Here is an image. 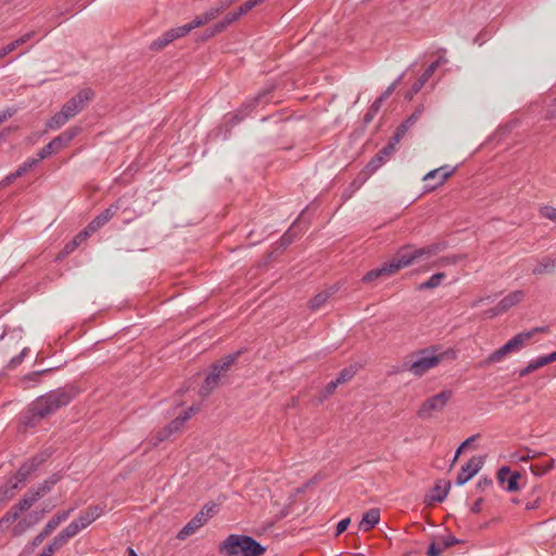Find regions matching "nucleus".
<instances>
[{"label":"nucleus","instance_id":"51","mask_svg":"<svg viewBox=\"0 0 556 556\" xmlns=\"http://www.w3.org/2000/svg\"><path fill=\"white\" fill-rule=\"evenodd\" d=\"M380 108H381V105H379L378 103H376L374 101V103L369 106V109L367 110V112L364 115V118H363L364 126H367L368 124H370L372 122L374 117L377 115Z\"/></svg>","mask_w":556,"mask_h":556},{"label":"nucleus","instance_id":"3","mask_svg":"<svg viewBox=\"0 0 556 556\" xmlns=\"http://www.w3.org/2000/svg\"><path fill=\"white\" fill-rule=\"evenodd\" d=\"M224 556H262L266 547L245 534H229L218 546Z\"/></svg>","mask_w":556,"mask_h":556},{"label":"nucleus","instance_id":"7","mask_svg":"<svg viewBox=\"0 0 556 556\" xmlns=\"http://www.w3.org/2000/svg\"><path fill=\"white\" fill-rule=\"evenodd\" d=\"M274 90V86L267 87L260 91L254 98L248 99L242 103L239 110L233 114L230 118L229 123L231 126L243 121L247 116L250 115L251 112L255 110V108L262 103H267L269 101V94Z\"/></svg>","mask_w":556,"mask_h":556},{"label":"nucleus","instance_id":"6","mask_svg":"<svg viewBox=\"0 0 556 556\" xmlns=\"http://www.w3.org/2000/svg\"><path fill=\"white\" fill-rule=\"evenodd\" d=\"M105 504L90 505L88 506L78 518L72 521L66 528L75 536L81 530L86 529L89 525L100 518L105 511Z\"/></svg>","mask_w":556,"mask_h":556},{"label":"nucleus","instance_id":"18","mask_svg":"<svg viewBox=\"0 0 556 556\" xmlns=\"http://www.w3.org/2000/svg\"><path fill=\"white\" fill-rule=\"evenodd\" d=\"M119 201L114 204H111L108 208H105L101 214L94 217L86 227L90 233L97 231L99 228L104 226L119 210L118 205Z\"/></svg>","mask_w":556,"mask_h":556},{"label":"nucleus","instance_id":"32","mask_svg":"<svg viewBox=\"0 0 556 556\" xmlns=\"http://www.w3.org/2000/svg\"><path fill=\"white\" fill-rule=\"evenodd\" d=\"M64 147H66V144H63L61 137L58 136V137L53 138L48 144L42 147L38 151L37 155L39 156V160H45V159L51 156L52 154L59 152Z\"/></svg>","mask_w":556,"mask_h":556},{"label":"nucleus","instance_id":"43","mask_svg":"<svg viewBox=\"0 0 556 556\" xmlns=\"http://www.w3.org/2000/svg\"><path fill=\"white\" fill-rule=\"evenodd\" d=\"M264 0H248L243 4H241L235 12L237 17H241L245 15L249 11H251L254 7L262 3Z\"/></svg>","mask_w":556,"mask_h":556},{"label":"nucleus","instance_id":"19","mask_svg":"<svg viewBox=\"0 0 556 556\" xmlns=\"http://www.w3.org/2000/svg\"><path fill=\"white\" fill-rule=\"evenodd\" d=\"M72 538H74V535L65 527L56 536L53 538L52 542L49 543L38 556H52L58 549L67 544Z\"/></svg>","mask_w":556,"mask_h":556},{"label":"nucleus","instance_id":"4","mask_svg":"<svg viewBox=\"0 0 556 556\" xmlns=\"http://www.w3.org/2000/svg\"><path fill=\"white\" fill-rule=\"evenodd\" d=\"M438 350L437 346H431L417 351L415 361L405 363V368L416 377L424 376L428 370L441 363L443 354H438Z\"/></svg>","mask_w":556,"mask_h":556},{"label":"nucleus","instance_id":"27","mask_svg":"<svg viewBox=\"0 0 556 556\" xmlns=\"http://www.w3.org/2000/svg\"><path fill=\"white\" fill-rule=\"evenodd\" d=\"M220 10L217 8V5L211 7L207 11H205L203 14H200L195 16L188 25L191 27V30L205 25L206 23L215 20L219 14Z\"/></svg>","mask_w":556,"mask_h":556},{"label":"nucleus","instance_id":"22","mask_svg":"<svg viewBox=\"0 0 556 556\" xmlns=\"http://www.w3.org/2000/svg\"><path fill=\"white\" fill-rule=\"evenodd\" d=\"M341 289V286L339 282L333 283L332 286L328 287L326 290L317 293L308 304V307L312 311L319 309L330 298H332L339 290Z\"/></svg>","mask_w":556,"mask_h":556},{"label":"nucleus","instance_id":"47","mask_svg":"<svg viewBox=\"0 0 556 556\" xmlns=\"http://www.w3.org/2000/svg\"><path fill=\"white\" fill-rule=\"evenodd\" d=\"M422 112L424 106H417L415 111L401 125H405V128L408 130L419 119Z\"/></svg>","mask_w":556,"mask_h":556},{"label":"nucleus","instance_id":"57","mask_svg":"<svg viewBox=\"0 0 556 556\" xmlns=\"http://www.w3.org/2000/svg\"><path fill=\"white\" fill-rule=\"evenodd\" d=\"M73 510V508H70L67 510L59 511L51 519L56 523V526H59L61 522L65 521L68 518Z\"/></svg>","mask_w":556,"mask_h":556},{"label":"nucleus","instance_id":"44","mask_svg":"<svg viewBox=\"0 0 556 556\" xmlns=\"http://www.w3.org/2000/svg\"><path fill=\"white\" fill-rule=\"evenodd\" d=\"M356 375V368L354 366H349L343 368L338 377L336 378L339 384L350 381Z\"/></svg>","mask_w":556,"mask_h":556},{"label":"nucleus","instance_id":"45","mask_svg":"<svg viewBox=\"0 0 556 556\" xmlns=\"http://www.w3.org/2000/svg\"><path fill=\"white\" fill-rule=\"evenodd\" d=\"M406 131L407 129L405 128V125H400L395 129L387 146H392V151H394L395 146L402 140Z\"/></svg>","mask_w":556,"mask_h":556},{"label":"nucleus","instance_id":"49","mask_svg":"<svg viewBox=\"0 0 556 556\" xmlns=\"http://www.w3.org/2000/svg\"><path fill=\"white\" fill-rule=\"evenodd\" d=\"M28 351H29L28 348H24L17 355L11 357V359L9 361V363L7 365V368L8 369H14L18 365H21L22 362L24 361L26 354L28 353Z\"/></svg>","mask_w":556,"mask_h":556},{"label":"nucleus","instance_id":"42","mask_svg":"<svg viewBox=\"0 0 556 556\" xmlns=\"http://www.w3.org/2000/svg\"><path fill=\"white\" fill-rule=\"evenodd\" d=\"M36 521H38V518L33 522L29 521L27 518H24L17 522V525L12 529L13 536H20L22 535L27 529H29Z\"/></svg>","mask_w":556,"mask_h":556},{"label":"nucleus","instance_id":"1","mask_svg":"<svg viewBox=\"0 0 556 556\" xmlns=\"http://www.w3.org/2000/svg\"><path fill=\"white\" fill-rule=\"evenodd\" d=\"M447 248V242L444 240L437 241L416 248L412 244L401 247L395 254L381 266L367 271L363 278H380L383 275H393L400 269L410 265H424L429 263L434 256L443 252Z\"/></svg>","mask_w":556,"mask_h":556},{"label":"nucleus","instance_id":"62","mask_svg":"<svg viewBox=\"0 0 556 556\" xmlns=\"http://www.w3.org/2000/svg\"><path fill=\"white\" fill-rule=\"evenodd\" d=\"M350 522V518H344L340 520L337 525L336 535H340L341 533H343L348 529Z\"/></svg>","mask_w":556,"mask_h":556},{"label":"nucleus","instance_id":"63","mask_svg":"<svg viewBox=\"0 0 556 556\" xmlns=\"http://www.w3.org/2000/svg\"><path fill=\"white\" fill-rule=\"evenodd\" d=\"M240 354H241V351H237L235 353L224 356L220 361L231 367V365L235 364V362L237 361V358L239 357Z\"/></svg>","mask_w":556,"mask_h":556},{"label":"nucleus","instance_id":"60","mask_svg":"<svg viewBox=\"0 0 556 556\" xmlns=\"http://www.w3.org/2000/svg\"><path fill=\"white\" fill-rule=\"evenodd\" d=\"M441 280H425L424 282L417 286V290L424 291L427 289L437 288L440 285Z\"/></svg>","mask_w":556,"mask_h":556},{"label":"nucleus","instance_id":"31","mask_svg":"<svg viewBox=\"0 0 556 556\" xmlns=\"http://www.w3.org/2000/svg\"><path fill=\"white\" fill-rule=\"evenodd\" d=\"M523 298L525 292L522 290L510 292L498 302L500 311L507 312L510 307L520 303Z\"/></svg>","mask_w":556,"mask_h":556},{"label":"nucleus","instance_id":"64","mask_svg":"<svg viewBox=\"0 0 556 556\" xmlns=\"http://www.w3.org/2000/svg\"><path fill=\"white\" fill-rule=\"evenodd\" d=\"M492 480L484 477V478H480L479 481L477 482L476 486L478 490L480 491H484L485 489L490 488L492 485Z\"/></svg>","mask_w":556,"mask_h":556},{"label":"nucleus","instance_id":"23","mask_svg":"<svg viewBox=\"0 0 556 556\" xmlns=\"http://www.w3.org/2000/svg\"><path fill=\"white\" fill-rule=\"evenodd\" d=\"M91 233L86 228L79 231L64 248L60 251L56 258L62 260L72 254Z\"/></svg>","mask_w":556,"mask_h":556},{"label":"nucleus","instance_id":"13","mask_svg":"<svg viewBox=\"0 0 556 556\" xmlns=\"http://www.w3.org/2000/svg\"><path fill=\"white\" fill-rule=\"evenodd\" d=\"M191 31V27L186 24L165 31L162 36L151 43V49L160 50L173 42L175 39L181 38Z\"/></svg>","mask_w":556,"mask_h":556},{"label":"nucleus","instance_id":"24","mask_svg":"<svg viewBox=\"0 0 556 556\" xmlns=\"http://www.w3.org/2000/svg\"><path fill=\"white\" fill-rule=\"evenodd\" d=\"M392 153V146H384L381 150H379L378 153L366 165V170L368 174H374L378 168H380Z\"/></svg>","mask_w":556,"mask_h":556},{"label":"nucleus","instance_id":"36","mask_svg":"<svg viewBox=\"0 0 556 556\" xmlns=\"http://www.w3.org/2000/svg\"><path fill=\"white\" fill-rule=\"evenodd\" d=\"M531 339V333L520 332L514 336L507 343L513 352H519L525 348L526 343Z\"/></svg>","mask_w":556,"mask_h":556},{"label":"nucleus","instance_id":"55","mask_svg":"<svg viewBox=\"0 0 556 556\" xmlns=\"http://www.w3.org/2000/svg\"><path fill=\"white\" fill-rule=\"evenodd\" d=\"M425 86L420 79H416V81L412 85L410 89L405 94V99L412 100L413 97L420 91V89Z\"/></svg>","mask_w":556,"mask_h":556},{"label":"nucleus","instance_id":"29","mask_svg":"<svg viewBox=\"0 0 556 556\" xmlns=\"http://www.w3.org/2000/svg\"><path fill=\"white\" fill-rule=\"evenodd\" d=\"M195 412L193 407H190L189 409L185 410L182 414H180L178 417H176L174 420H172L166 427L167 433H176L180 431L186 421L190 419L191 415Z\"/></svg>","mask_w":556,"mask_h":556},{"label":"nucleus","instance_id":"26","mask_svg":"<svg viewBox=\"0 0 556 556\" xmlns=\"http://www.w3.org/2000/svg\"><path fill=\"white\" fill-rule=\"evenodd\" d=\"M220 379L222 376L217 374L213 368H211L208 375L200 388V395L202 397L208 396L218 387Z\"/></svg>","mask_w":556,"mask_h":556},{"label":"nucleus","instance_id":"46","mask_svg":"<svg viewBox=\"0 0 556 556\" xmlns=\"http://www.w3.org/2000/svg\"><path fill=\"white\" fill-rule=\"evenodd\" d=\"M17 112V109L15 108H8L7 110L0 112V125L4 123L7 119L12 117ZM9 130H3L0 132V142L5 139L7 134Z\"/></svg>","mask_w":556,"mask_h":556},{"label":"nucleus","instance_id":"25","mask_svg":"<svg viewBox=\"0 0 556 556\" xmlns=\"http://www.w3.org/2000/svg\"><path fill=\"white\" fill-rule=\"evenodd\" d=\"M380 521V509L379 508H370L366 513H364L359 523L358 529L361 531L367 532L375 528Z\"/></svg>","mask_w":556,"mask_h":556},{"label":"nucleus","instance_id":"2","mask_svg":"<svg viewBox=\"0 0 556 556\" xmlns=\"http://www.w3.org/2000/svg\"><path fill=\"white\" fill-rule=\"evenodd\" d=\"M79 394V389L74 384L49 391L37 397L22 416V424L26 428H35L39 422L56 413L61 407L67 406Z\"/></svg>","mask_w":556,"mask_h":556},{"label":"nucleus","instance_id":"53","mask_svg":"<svg viewBox=\"0 0 556 556\" xmlns=\"http://www.w3.org/2000/svg\"><path fill=\"white\" fill-rule=\"evenodd\" d=\"M479 437V434H473L469 438H467L456 450L455 452V455H454V458L452 460V466H454V464L456 463L457 458L459 457V455L462 454L463 450H466V446H468L471 442H473L477 438Z\"/></svg>","mask_w":556,"mask_h":556},{"label":"nucleus","instance_id":"28","mask_svg":"<svg viewBox=\"0 0 556 556\" xmlns=\"http://www.w3.org/2000/svg\"><path fill=\"white\" fill-rule=\"evenodd\" d=\"M510 353H514V352L511 351L509 344L506 342L504 345H502L497 350L493 351L485 359H483L479 364V366L488 367L491 364L500 363Z\"/></svg>","mask_w":556,"mask_h":556},{"label":"nucleus","instance_id":"48","mask_svg":"<svg viewBox=\"0 0 556 556\" xmlns=\"http://www.w3.org/2000/svg\"><path fill=\"white\" fill-rule=\"evenodd\" d=\"M39 156L37 159H30L24 162L22 165L17 167L15 170V176L22 177L24 174H26L28 170H30L34 166L37 165L39 162Z\"/></svg>","mask_w":556,"mask_h":556},{"label":"nucleus","instance_id":"33","mask_svg":"<svg viewBox=\"0 0 556 556\" xmlns=\"http://www.w3.org/2000/svg\"><path fill=\"white\" fill-rule=\"evenodd\" d=\"M556 268V258H552L551 256H545L533 268L532 275H548L553 274Z\"/></svg>","mask_w":556,"mask_h":556},{"label":"nucleus","instance_id":"41","mask_svg":"<svg viewBox=\"0 0 556 556\" xmlns=\"http://www.w3.org/2000/svg\"><path fill=\"white\" fill-rule=\"evenodd\" d=\"M403 78V74L400 75L376 100L375 102L379 105H382V103L392 94V92L395 90L397 85Z\"/></svg>","mask_w":556,"mask_h":556},{"label":"nucleus","instance_id":"35","mask_svg":"<svg viewBox=\"0 0 556 556\" xmlns=\"http://www.w3.org/2000/svg\"><path fill=\"white\" fill-rule=\"evenodd\" d=\"M70 118H72L71 115H68L67 112L63 108H61L60 112L55 113L48 122L47 127L50 129H59L61 128Z\"/></svg>","mask_w":556,"mask_h":556},{"label":"nucleus","instance_id":"34","mask_svg":"<svg viewBox=\"0 0 556 556\" xmlns=\"http://www.w3.org/2000/svg\"><path fill=\"white\" fill-rule=\"evenodd\" d=\"M372 174H368V172L366 170V168L357 175V177L350 184L349 188L344 190L342 197L344 199H349L351 198V195L356 191L358 190L364 184L365 181L369 178V176H371Z\"/></svg>","mask_w":556,"mask_h":556},{"label":"nucleus","instance_id":"12","mask_svg":"<svg viewBox=\"0 0 556 556\" xmlns=\"http://www.w3.org/2000/svg\"><path fill=\"white\" fill-rule=\"evenodd\" d=\"M22 340L21 329H4L0 334V356L4 357L10 352L15 351Z\"/></svg>","mask_w":556,"mask_h":556},{"label":"nucleus","instance_id":"21","mask_svg":"<svg viewBox=\"0 0 556 556\" xmlns=\"http://www.w3.org/2000/svg\"><path fill=\"white\" fill-rule=\"evenodd\" d=\"M237 20H238V17L233 11L227 13L226 16L222 21L215 23L212 27L205 29V31L202 36V40H207V39L214 37L215 35L223 33Z\"/></svg>","mask_w":556,"mask_h":556},{"label":"nucleus","instance_id":"17","mask_svg":"<svg viewBox=\"0 0 556 556\" xmlns=\"http://www.w3.org/2000/svg\"><path fill=\"white\" fill-rule=\"evenodd\" d=\"M207 514H204V511H199L191 520H189L182 529L178 532L177 539L180 541L186 540L188 536L195 533L198 529L203 527L206 523V517Z\"/></svg>","mask_w":556,"mask_h":556},{"label":"nucleus","instance_id":"50","mask_svg":"<svg viewBox=\"0 0 556 556\" xmlns=\"http://www.w3.org/2000/svg\"><path fill=\"white\" fill-rule=\"evenodd\" d=\"M80 127L78 126H75V127H71L68 128L67 130H65L64 132H62L61 135H59L63 141V144H68L79 132H80Z\"/></svg>","mask_w":556,"mask_h":556},{"label":"nucleus","instance_id":"8","mask_svg":"<svg viewBox=\"0 0 556 556\" xmlns=\"http://www.w3.org/2000/svg\"><path fill=\"white\" fill-rule=\"evenodd\" d=\"M302 230L300 222L296 219L275 243L273 250L266 254L264 265L280 255L294 241L299 233L302 232Z\"/></svg>","mask_w":556,"mask_h":556},{"label":"nucleus","instance_id":"20","mask_svg":"<svg viewBox=\"0 0 556 556\" xmlns=\"http://www.w3.org/2000/svg\"><path fill=\"white\" fill-rule=\"evenodd\" d=\"M520 473L518 471H511L509 467L503 466L497 471V480L501 484H504L507 481V485L505 486L506 491L515 492L519 489L518 480L520 479Z\"/></svg>","mask_w":556,"mask_h":556},{"label":"nucleus","instance_id":"38","mask_svg":"<svg viewBox=\"0 0 556 556\" xmlns=\"http://www.w3.org/2000/svg\"><path fill=\"white\" fill-rule=\"evenodd\" d=\"M451 489V482L447 481L444 485V488L442 489L439 484H437L433 489H432V494H431V501L432 502H435V503H441L443 502L447 494H448V491Z\"/></svg>","mask_w":556,"mask_h":556},{"label":"nucleus","instance_id":"14","mask_svg":"<svg viewBox=\"0 0 556 556\" xmlns=\"http://www.w3.org/2000/svg\"><path fill=\"white\" fill-rule=\"evenodd\" d=\"M43 458L40 456H35L30 460L25 462L16 471L13 478L9 481L12 484H16L18 489L20 484H24L28 477L43 463Z\"/></svg>","mask_w":556,"mask_h":556},{"label":"nucleus","instance_id":"56","mask_svg":"<svg viewBox=\"0 0 556 556\" xmlns=\"http://www.w3.org/2000/svg\"><path fill=\"white\" fill-rule=\"evenodd\" d=\"M458 543H459V540H458V539H456V538H455L454 535H452V534H448V535L443 536V538L441 539L440 545L442 546V548H443V551H444V549H447V548H450V547H452V546H454V545H456V544H458Z\"/></svg>","mask_w":556,"mask_h":556},{"label":"nucleus","instance_id":"30","mask_svg":"<svg viewBox=\"0 0 556 556\" xmlns=\"http://www.w3.org/2000/svg\"><path fill=\"white\" fill-rule=\"evenodd\" d=\"M35 34H36L35 30H30V31L24 34L23 36L18 37L17 39H15L14 41L10 42L9 45L0 48V59L7 56L9 53H11L15 49H17L20 46H23L26 42H28L35 36Z\"/></svg>","mask_w":556,"mask_h":556},{"label":"nucleus","instance_id":"10","mask_svg":"<svg viewBox=\"0 0 556 556\" xmlns=\"http://www.w3.org/2000/svg\"><path fill=\"white\" fill-rule=\"evenodd\" d=\"M94 98V92L90 88H84L63 104V109L72 117L80 113L86 105Z\"/></svg>","mask_w":556,"mask_h":556},{"label":"nucleus","instance_id":"54","mask_svg":"<svg viewBox=\"0 0 556 556\" xmlns=\"http://www.w3.org/2000/svg\"><path fill=\"white\" fill-rule=\"evenodd\" d=\"M540 215L553 222H556V207L544 205L540 207Z\"/></svg>","mask_w":556,"mask_h":556},{"label":"nucleus","instance_id":"52","mask_svg":"<svg viewBox=\"0 0 556 556\" xmlns=\"http://www.w3.org/2000/svg\"><path fill=\"white\" fill-rule=\"evenodd\" d=\"M51 369H45V370H36V371H31L27 375L24 376L23 378V381L26 383V382H31L33 386L35 384H38L40 382V376L50 371Z\"/></svg>","mask_w":556,"mask_h":556},{"label":"nucleus","instance_id":"59","mask_svg":"<svg viewBox=\"0 0 556 556\" xmlns=\"http://www.w3.org/2000/svg\"><path fill=\"white\" fill-rule=\"evenodd\" d=\"M211 368H213L217 374H219L222 377H224L225 374L229 370L230 366L226 365V363H223L222 361H219V362L212 364Z\"/></svg>","mask_w":556,"mask_h":556},{"label":"nucleus","instance_id":"61","mask_svg":"<svg viewBox=\"0 0 556 556\" xmlns=\"http://www.w3.org/2000/svg\"><path fill=\"white\" fill-rule=\"evenodd\" d=\"M443 548L442 546L439 544H437L435 542H432L428 549H427V555L428 556H440L441 553H442Z\"/></svg>","mask_w":556,"mask_h":556},{"label":"nucleus","instance_id":"58","mask_svg":"<svg viewBox=\"0 0 556 556\" xmlns=\"http://www.w3.org/2000/svg\"><path fill=\"white\" fill-rule=\"evenodd\" d=\"M73 510V508H70L67 510L59 511L51 519L56 523V526H59L61 522L65 521L68 518Z\"/></svg>","mask_w":556,"mask_h":556},{"label":"nucleus","instance_id":"5","mask_svg":"<svg viewBox=\"0 0 556 556\" xmlns=\"http://www.w3.org/2000/svg\"><path fill=\"white\" fill-rule=\"evenodd\" d=\"M452 396V390H443L440 393L430 396L420 405L416 413L417 416L421 419H427L430 418L433 413L442 412Z\"/></svg>","mask_w":556,"mask_h":556},{"label":"nucleus","instance_id":"9","mask_svg":"<svg viewBox=\"0 0 556 556\" xmlns=\"http://www.w3.org/2000/svg\"><path fill=\"white\" fill-rule=\"evenodd\" d=\"M61 479L62 476L60 473H52L43 482L30 488L22 498L31 507L38 500L49 493Z\"/></svg>","mask_w":556,"mask_h":556},{"label":"nucleus","instance_id":"40","mask_svg":"<svg viewBox=\"0 0 556 556\" xmlns=\"http://www.w3.org/2000/svg\"><path fill=\"white\" fill-rule=\"evenodd\" d=\"M442 62H446V60L444 58L440 56L437 61L432 62L426 68V71L418 77V79H420L422 83L426 84Z\"/></svg>","mask_w":556,"mask_h":556},{"label":"nucleus","instance_id":"37","mask_svg":"<svg viewBox=\"0 0 556 556\" xmlns=\"http://www.w3.org/2000/svg\"><path fill=\"white\" fill-rule=\"evenodd\" d=\"M547 365L544 356H540L536 359H532L526 367L518 371L519 377H526L539 368Z\"/></svg>","mask_w":556,"mask_h":556},{"label":"nucleus","instance_id":"39","mask_svg":"<svg viewBox=\"0 0 556 556\" xmlns=\"http://www.w3.org/2000/svg\"><path fill=\"white\" fill-rule=\"evenodd\" d=\"M16 489V484H12L10 481L7 484L0 486V505L5 504L11 498H13Z\"/></svg>","mask_w":556,"mask_h":556},{"label":"nucleus","instance_id":"15","mask_svg":"<svg viewBox=\"0 0 556 556\" xmlns=\"http://www.w3.org/2000/svg\"><path fill=\"white\" fill-rule=\"evenodd\" d=\"M483 457L472 456L460 469L456 477V484L463 485L468 482L482 467Z\"/></svg>","mask_w":556,"mask_h":556},{"label":"nucleus","instance_id":"11","mask_svg":"<svg viewBox=\"0 0 556 556\" xmlns=\"http://www.w3.org/2000/svg\"><path fill=\"white\" fill-rule=\"evenodd\" d=\"M456 167L450 165H443L439 168L432 169L424 176V180L427 181L426 191L435 190L442 186L454 173Z\"/></svg>","mask_w":556,"mask_h":556},{"label":"nucleus","instance_id":"16","mask_svg":"<svg viewBox=\"0 0 556 556\" xmlns=\"http://www.w3.org/2000/svg\"><path fill=\"white\" fill-rule=\"evenodd\" d=\"M30 507L27 505L26 501H24L23 498H21L18 501V503H16L15 505H13L5 514L3 517L0 518V531L1 532H4L8 527L15 522L21 514L27 509H29Z\"/></svg>","mask_w":556,"mask_h":556}]
</instances>
